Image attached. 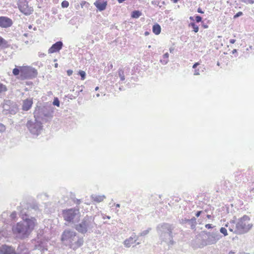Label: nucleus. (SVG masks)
Returning <instances> with one entry per match:
<instances>
[{"instance_id":"45","label":"nucleus","mask_w":254,"mask_h":254,"mask_svg":"<svg viewBox=\"0 0 254 254\" xmlns=\"http://www.w3.org/2000/svg\"><path fill=\"white\" fill-rule=\"evenodd\" d=\"M200 64L199 63V62H196V63H195L193 65H192V68H194V69H196V68L197 67V66L198 65H199Z\"/></svg>"},{"instance_id":"19","label":"nucleus","mask_w":254,"mask_h":254,"mask_svg":"<svg viewBox=\"0 0 254 254\" xmlns=\"http://www.w3.org/2000/svg\"><path fill=\"white\" fill-rule=\"evenodd\" d=\"M35 249L40 251L42 254L45 253V251L48 250L47 247L45 246L44 243L40 242L38 244L35 246Z\"/></svg>"},{"instance_id":"47","label":"nucleus","mask_w":254,"mask_h":254,"mask_svg":"<svg viewBox=\"0 0 254 254\" xmlns=\"http://www.w3.org/2000/svg\"><path fill=\"white\" fill-rule=\"evenodd\" d=\"M199 69H195L194 71V75H199Z\"/></svg>"},{"instance_id":"26","label":"nucleus","mask_w":254,"mask_h":254,"mask_svg":"<svg viewBox=\"0 0 254 254\" xmlns=\"http://www.w3.org/2000/svg\"><path fill=\"white\" fill-rule=\"evenodd\" d=\"M18 108L16 104H14L11 106L10 110H8V113L11 115H14L16 113Z\"/></svg>"},{"instance_id":"25","label":"nucleus","mask_w":254,"mask_h":254,"mask_svg":"<svg viewBox=\"0 0 254 254\" xmlns=\"http://www.w3.org/2000/svg\"><path fill=\"white\" fill-rule=\"evenodd\" d=\"M23 66H20L19 67H15L12 70V73L15 76H17L20 74L21 77V68Z\"/></svg>"},{"instance_id":"16","label":"nucleus","mask_w":254,"mask_h":254,"mask_svg":"<svg viewBox=\"0 0 254 254\" xmlns=\"http://www.w3.org/2000/svg\"><path fill=\"white\" fill-rule=\"evenodd\" d=\"M33 99L32 98H27L23 101L22 105V110L24 111H29L33 105Z\"/></svg>"},{"instance_id":"48","label":"nucleus","mask_w":254,"mask_h":254,"mask_svg":"<svg viewBox=\"0 0 254 254\" xmlns=\"http://www.w3.org/2000/svg\"><path fill=\"white\" fill-rule=\"evenodd\" d=\"M201 213H202V211H197L195 213V215L196 217H198L200 215Z\"/></svg>"},{"instance_id":"51","label":"nucleus","mask_w":254,"mask_h":254,"mask_svg":"<svg viewBox=\"0 0 254 254\" xmlns=\"http://www.w3.org/2000/svg\"><path fill=\"white\" fill-rule=\"evenodd\" d=\"M46 56V54H44V53H39V57H44Z\"/></svg>"},{"instance_id":"22","label":"nucleus","mask_w":254,"mask_h":254,"mask_svg":"<svg viewBox=\"0 0 254 254\" xmlns=\"http://www.w3.org/2000/svg\"><path fill=\"white\" fill-rule=\"evenodd\" d=\"M161 31V28L160 25L158 23H155L153 25L152 32L155 35H159Z\"/></svg>"},{"instance_id":"15","label":"nucleus","mask_w":254,"mask_h":254,"mask_svg":"<svg viewBox=\"0 0 254 254\" xmlns=\"http://www.w3.org/2000/svg\"><path fill=\"white\" fill-rule=\"evenodd\" d=\"M63 47V43L62 41H59L53 44L52 46L48 50V53L52 54L59 52Z\"/></svg>"},{"instance_id":"43","label":"nucleus","mask_w":254,"mask_h":254,"mask_svg":"<svg viewBox=\"0 0 254 254\" xmlns=\"http://www.w3.org/2000/svg\"><path fill=\"white\" fill-rule=\"evenodd\" d=\"M236 220H237V218H236V216H234L233 217V220H231L230 222L231 224H236Z\"/></svg>"},{"instance_id":"5","label":"nucleus","mask_w":254,"mask_h":254,"mask_svg":"<svg viewBox=\"0 0 254 254\" xmlns=\"http://www.w3.org/2000/svg\"><path fill=\"white\" fill-rule=\"evenodd\" d=\"M174 227L170 224L163 223L157 225L156 230L160 239L163 242L173 245L174 242L173 240L172 231Z\"/></svg>"},{"instance_id":"40","label":"nucleus","mask_w":254,"mask_h":254,"mask_svg":"<svg viewBox=\"0 0 254 254\" xmlns=\"http://www.w3.org/2000/svg\"><path fill=\"white\" fill-rule=\"evenodd\" d=\"M243 15V12L239 11L234 15L233 18L236 19V18H238L239 17L242 16Z\"/></svg>"},{"instance_id":"14","label":"nucleus","mask_w":254,"mask_h":254,"mask_svg":"<svg viewBox=\"0 0 254 254\" xmlns=\"http://www.w3.org/2000/svg\"><path fill=\"white\" fill-rule=\"evenodd\" d=\"M13 24V21L10 18L4 16H0V27L3 28L10 27Z\"/></svg>"},{"instance_id":"31","label":"nucleus","mask_w":254,"mask_h":254,"mask_svg":"<svg viewBox=\"0 0 254 254\" xmlns=\"http://www.w3.org/2000/svg\"><path fill=\"white\" fill-rule=\"evenodd\" d=\"M78 75L80 76L81 80H84L86 78V72L83 70H80L78 71Z\"/></svg>"},{"instance_id":"32","label":"nucleus","mask_w":254,"mask_h":254,"mask_svg":"<svg viewBox=\"0 0 254 254\" xmlns=\"http://www.w3.org/2000/svg\"><path fill=\"white\" fill-rule=\"evenodd\" d=\"M53 104L54 106H56L57 107H59L60 105V102L58 97H55L54 99V101L53 102Z\"/></svg>"},{"instance_id":"50","label":"nucleus","mask_w":254,"mask_h":254,"mask_svg":"<svg viewBox=\"0 0 254 254\" xmlns=\"http://www.w3.org/2000/svg\"><path fill=\"white\" fill-rule=\"evenodd\" d=\"M80 4L81 7H83L85 4H89V3L85 1H82Z\"/></svg>"},{"instance_id":"10","label":"nucleus","mask_w":254,"mask_h":254,"mask_svg":"<svg viewBox=\"0 0 254 254\" xmlns=\"http://www.w3.org/2000/svg\"><path fill=\"white\" fill-rule=\"evenodd\" d=\"M205 234L207 236L205 244L208 245L215 244L222 237L217 231H213L212 232H206Z\"/></svg>"},{"instance_id":"37","label":"nucleus","mask_w":254,"mask_h":254,"mask_svg":"<svg viewBox=\"0 0 254 254\" xmlns=\"http://www.w3.org/2000/svg\"><path fill=\"white\" fill-rule=\"evenodd\" d=\"M7 90V88L5 85L0 83V93Z\"/></svg>"},{"instance_id":"34","label":"nucleus","mask_w":254,"mask_h":254,"mask_svg":"<svg viewBox=\"0 0 254 254\" xmlns=\"http://www.w3.org/2000/svg\"><path fill=\"white\" fill-rule=\"evenodd\" d=\"M150 230H151V228H149L147 230L143 231L141 233H140L139 235L140 236H144L147 235Z\"/></svg>"},{"instance_id":"12","label":"nucleus","mask_w":254,"mask_h":254,"mask_svg":"<svg viewBox=\"0 0 254 254\" xmlns=\"http://www.w3.org/2000/svg\"><path fill=\"white\" fill-rule=\"evenodd\" d=\"M180 223L185 225L186 227L190 228L192 230L195 229L196 225V219L194 217H192L191 219L187 218H182L179 220Z\"/></svg>"},{"instance_id":"4","label":"nucleus","mask_w":254,"mask_h":254,"mask_svg":"<svg viewBox=\"0 0 254 254\" xmlns=\"http://www.w3.org/2000/svg\"><path fill=\"white\" fill-rule=\"evenodd\" d=\"M54 108L51 105L37 106L34 112V117L41 122H47L54 116Z\"/></svg>"},{"instance_id":"39","label":"nucleus","mask_w":254,"mask_h":254,"mask_svg":"<svg viewBox=\"0 0 254 254\" xmlns=\"http://www.w3.org/2000/svg\"><path fill=\"white\" fill-rule=\"evenodd\" d=\"M17 212L16 211H13L10 214V218L12 220H14L16 218Z\"/></svg>"},{"instance_id":"63","label":"nucleus","mask_w":254,"mask_h":254,"mask_svg":"<svg viewBox=\"0 0 254 254\" xmlns=\"http://www.w3.org/2000/svg\"><path fill=\"white\" fill-rule=\"evenodd\" d=\"M98 89H99V87H98V86H97V87L95 88V91H97V90H98Z\"/></svg>"},{"instance_id":"57","label":"nucleus","mask_w":254,"mask_h":254,"mask_svg":"<svg viewBox=\"0 0 254 254\" xmlns=\"http://www.w3.org/2000/svg\"><path fill=\"white\" fill-rule=\"evenodd\" d=\"M194 17H193V16H190V19L191 21H193L194 20Z\"/></svg>"},{"instance_id":"44","label":"nucleus","mask_w":254,"mask_h":254,"mask_svg":"<svg viewBox=\"0 0 254 254\" xmlns=\"http://www.w3.org/2000/svg\"><path fill=\"white\" fill-rule=\"evenodd\" d=\"M205 227L206 228L209 229L213 228V226H212V224H207L205 225Z\"/></svg>"},{"instance_id":"42","label":"nucleus","mask_w":254,"mask_h":254,"mask_svg":"<svg viewBox=\"0 0 254 254\" xmlns=\"http://www.w3.org/2000/svg\"><path fill=\"white\" fill-rule=\"evenodd\" d=\"M159 3H160V2L158 0H153L151 1V4L152 5H157V6H159L160 7H161V6L159 5Z\"/></svg>"},{"instance_id":"33","label":"nucleus","mask_w":254,"mask_h":254,"mask_svg":"<svg viewBox=\"0 0 254 254\" xmlns=\"http://www.w3.org/2000/svg\"><path fill=\"white\" fill-rule=\"evenodd\" d=\"M220 232L224 236H226L228 235L227 230L225 227H221L220 229Z\"/></svg>"},{"instance_id":"59","label":"nucleus","mask_w":254,"mask_h":254,"mask_svg":"<svg viewBox=\"0 0 254 254\" xmlns=\"http://www.w3.org/2000/svg\"><path fill=\"white\" fill-rule=\"evenodd\" d=\"M203 27L204 28H208V25L204 24V25H203Z\"/></svg>"},{"instance_id":"52","label":"nucleus","mask_w":254,"mask_h":254,"mask_svg":"<svg viewBox=\"0 0 254 254\" xmlns=\"http://www.w3.org/2000/svg\"><path fill=\"white\" fill-rule=\"evenodd\" d=\"M250 50H254V48L252 46H249V47L246 49V51H248Z\"/></svg>"},{"instance_id":"41","label":"nucleus","mask_w":254,"mask_h":254,"mask_svg":"<svg viewBox=\"0 0 254 254\" xmlns=\"http://www.w3.org/2000/svg\"><path fill=\"white\" fill-rule=\"evenodd\" d=\"M5 129V126L2 124H0V134H1Z\"/></svg>"},{"instance_id":"49","label":"nucleus","mask_w":254,"mask_h":254,"mask_svg":"<svg viewBox=\"0 0 254 254\" xmlns=\"http://www.w3.org/2000/svg\"><path fill=\"white\" fill-rule=\"evenodd\" d=\"M197 12L203 14L204 13V11L200 7H198L197 10Z\"/></svg>"},{"instance_id":"62","label":"nucleus","mask_w":254,"mask_h":254,"mask_svg":"<svg viewBox=\"0 0 254 254\" xmlns=\"http://www.w3.org/2000/svg\"><path fill=\"white\" fill-rule=\"evenodd\" d=\"M32 26L31 25H29L28 26V28L31 29H32Z\"/></svg>"},{"instance_id":"61","label":"nucleus","mask_w":254,"mask_h":254,"mask_svg":"<svg viewBox=\"0 0 254 254\" xmlns=\"http://www.w3.org/2000/svg\"><path fill=\"white\" fill-rule=\"evenodd\" d=\"M116 206L117 207H120V204L117 203V204H116Z\"/></svg>"},{"instance_id":"64","label":"nucleus","mask_w":254,"mask_h":254,"mask_svg":"<svg viewBox=\"0 0 254 254\" xmlns=\"http://www.w3.org/2000/svg\"><path fill=\"white\" fill-rule=\"evenodd\" d=\"M96 96L97 97H99L100 96V94H99V93H97V94H96Z\"/></svg>"},{"instance_id":"30","label":"nucleus","mask_w":254,"mask_h":254,"mask_svg":"<svg viewBox=\"0 0 254 254\" xmlns=\"http://www.w3.org/2000/svg\"><path fill=\"white\" fill-rule=\"evenodd\" d=\"M11 103V101L7 100L3 105V108L4 110L8 111V110H10V108L11 107V106H10V104Z\"/></svg>"},{"instance_id":"58","label":"nucleus","mask_w":254,"mask_h":254,"mask_svg":"<svg viewBox=\"0 0 254 254\" xmlns=\"http://www.w3.org/2000/svg\"><path fill=\"white\" fill-rule=\"evenodd\" d=\"M28 35V33H24L23 35V37H27Z\"/></svg>"},{"instance_id":"11","label":"nucleus","mask_w":254,"mask_h":254,"mask_svg":"<svg viewBox=\"0 0 254 254\" xmlns=\"http://www.w3.org/2000/svg\"><path fill=\"white\" fill-rule=\"evenodd\" d=\"M19 10L26 15H29L32 13V7H29L27 0H18L17 3Z\"/></svg>"},{"instance_id":"8","label":"nucleus","mask_w":254,"mask_h":254,"mask_svg":"<svg viewBox=\"0 0 254 254\" xmlns=\"http://www.w3.org/2000/svg\"><path fill=\"white\" fill-rule=\"evenodd\" d=\"M26 127L29 132L33 135L38 136L42 130V123L34 118V120H28L26 123Z\"/></svg>"},{"instance_id":"46","label":"nucleus","mask_w":254,"mask_h":254,"mask_svg":"<svg viewBox=\"0 0 254 254\" xmlns=\"http://www.w3.org/2000/svg\"><path fill=\"white\" fill-rule=\"evenodd\" d=\"M68 76H70L72 74L73 71L71 69H68L66 71Z\"/></svg>"},{"instance_id":"23","label":"nucleus","mask_w":254,"mask_h":254,"mask_svg":"<svg viewBox=\"0 0 254 254\" xmlns=\"http://www.w3.org/2000/svg\"><path fill=\"white\" fill-rule=\"evenodd\" d=\"M169 54L166 53L163 55L162 59L160 60V62L163 65L166 64L169 62Z\"/></svg>"},{"instance_id":"6","label":"nucleus","mask_w":254,"mask_h":254,"mask_svg":"<svg viewBox=\"0 0 254 254\" xmlns=\"http://www.w3.org/2000/svg\"><path fill=\"white\" fill-rule=\"evenodd\" d=\"M250 220L249 216L246 215L239 219L236 224L234 233L242 235L247 233L253 226L250 223Z\"/></svg>"},{"instance_id":"60","label":"nucleus","mask_w":254,"mask_h":254,"mask_svg":"<svg viewBox=\"0 0 254 254\" xmlns=\"http://www.w3.org/2000/svg\"><path fill=\"white\" fill-rule=\"evenodd\" d=\"M174 3H177L179 0H172Z\"/></svg>"},{"instance_id":"24","label":"nucleus","mask_w":254,"mask_h":254,"mask_svg":"<svg viewBox=\"0 0 254 254\" xmlns=\"http://www.w3.org/2000/svg\"><path fill=\"white\" fill-rule=\"evenodd\" d=\"M142 14V13L141 11L138 10H135L131 12V17L132 18H139Z\"/></svg>"},{"instance_id":"55","label":"nucleus","mask_w":254,"mask_h":254,"mask_svg":"<svg viewBox=\"0 0 254 254\" xmlns=\"http://www.w3.org/2000/svg\"><path fill=\"white\" fill-rule=\"evenodd\" d=\"M174 51V47H170L169 49V51L171 53H173Z\"/></svg>"},{"instance_id":"36","label":"nucleus","mask_w":254,"mask_h":254,"mask_svg":"<svg viewBox=\"0 0 254 254\" xmlns=\"http://www.w3.org/2000/svg\"><path fill=\"white\" fill-rule=\"evenodd\" d=\"M61 6L63 8H66L69 6V2L66 0H64L62 2Z\"/></svg>"},{"instance_id":"54","label":"nucleus","mask_w":254,"mask_h":254,"mask_svg":"<svg viewBox=\"0 0 254 254\" xmlns=\"http://www.w3.org/2000/svg\"><path fill=\"white\" fill-rule=\"evenodd\" d=\"M236 42V40L235 39H231L230 40V43L231 44H234Z\"/></svg>"},{"instance_id":"3","label":"nucleus","mask_w":254,"mask_h":254,"mask_svg":"<svg viewBox=\"0 0 254 254\" xmlns=\"http://www.w3.org/2000/svg\"><path fill=\"white\" fill-rule=\"evenodd\" d=\"M95 217L86 215L81 220L78 219L76 224H74V229L81 234L93 232V229L96 225L95 221Z\"/></svg>"},{"instance_id":"29","label":"nucleus","mask_w":254,"mask_h":254,"mask_svg":"<svg viewBox=\"0 0 254 254\" xmlns=\"http://www.w3.org/2000/svg\"><path fill=\"white\" fill-rule=\"evenodd\" d=\"M118 75L120 78V80L123 81L125 80V76L124 74V71L122 69H119L118 70Z\"/></svg>"},{"instance_id":"53","label":"nucleus","mask_w":254,"mask_h":254,"mask_svg":"<svg viewBox=\"0 0 254 254\" xmlns=\"http://www.w3.org/2000/svg\"><path fill=\"white\" fill-rule=\"evenodd\" d=\"M80 202L81 200L78 199H76V201H75V203L77 205H79L80 203Z\"/></svg>"},{"instance_id":"27","label":"nucleus","mask_w":254,"mask_h":254,"mask_svg":"<svg viewBox=\"0 0 254 254\" xmlns=\"http://www.w3.org/2000/svg\"><path fill=\"white\" fill-rule=\"evenodd\" d=\"M189 26L190 27L193 29V31L195 33H197L198 32V26H197L194 22H190L189 24Z\"/></svg>"},{"instance_id":"20","label":"nucleus","mask_w":254,"mask_h":254,"mask_svg":"<svg viewBox=\"0 0 254 254\" xmlns=\"http://www.w3.org/2000/svg\"><path fill=\"white\" fill-rule=\"evenodd\" d=\"M91 199L96 202H100L106 198V196L104 195H96V194H92L91 196Z\"/></svg>"},{"instance_id":"1","label":"nucleus","mask_w":254,"mask_h":254,"mask_svg":"<svg viewBox=\"0 0 254 254\" xmlns=\"http://www.w3.org/2000/svg\"><path fill=\"white\" fill-rule=\"evenodd\" d=\"M30 210L23 209L18 213L23 222L16 223L12 226L14 235L18 239H24L28 237L35 226L36 219L30 215Z\"/></svg>"},{"instance_id":"38","label":"nucleus","mask_w":254,"mask_h":254,"mask_svg":"<svg viewBox=\"0 0 254 254\" xmlns=\"http://www.w3.org/2000/svg\"><path fill=\"white\" fill-rule=\"evenodd\" d=\"M225 226L226 227H228V230L230 231V232H233L234 233V231H235V229L234 228V226H229V224L228 223H227V224H226L225 225Z\"/></svg>"},{"instance_id":"56","label":"nucleus","mask_w":254,"mask_h":254,"mask_svg":"<svg viewBox=\"0 0 254 254\" xmlns=\"http://www.w3.org/2000/svg\"><path fill=\"white\" fill-rule=\"evenodd\" d=\"M232 54H237V50L236 49H234V50L232 51Z\"/></svg>"},{"instance_id":"2","label":"nucleus","mask_w":254,"mask_h":254,"mask_svg":"<svg viewBox=\"0 0 254 254\" xmlns=\"http://www.w3.org/2000/svg\"><path fill=\"white\" fill-rule=\"evenodd\" d=\"M61 240L64 245L74 250L81 247L84 243L83 237L79 236L76 232L70 229L64 231Z\"/></svg>"},{"instance_id":"17","label":"nucleus","mask_w":254,"mask_h":254,"mask_svg":"<svg viewBox=\"0 0 254 254\" xmlns=\"http://www.w3.org/2000/svg\"><path fill=\"white\" fill-rule=\"evenodd\" d=\"M107 4V1L102 0H97L94 3V5L100 11L104 10L106 8Z\"/></svg>"},{"instance_id":"7","label":"nucleus","mask_w":254,"mask_h":254,"mask_svg":"<svg viewBox=\"0 0 254 254\" xmlns=\"http://www.w3.org/2000/svg\"><path fill=\"white\" fill-rule=\"evenodd\" d=\"M62 214L65 221L74 224L76 223L80 217L79 208L78 206L63 210Z\"/></svg>"},{"instance_id":"9","label":"nucleus","mask_w":254,"mask_h":254,"mask_svg":"<svg viewBox=\"0 0 254 254\" xmlns=\"http://www.w3.org/2000/svg\"><path fill=\"white\" fill-rule=\"evenodd\" d=\"M37 70L33 67L23 66L21 68V79H32L37 76Z\"/></svg>"},{"instance_id":"35","label":"nucleus","mask_w":254,"mask_h":254,"mask_svg":"<svg viewBox=\"0 0 254 254\" xmlns=\"http://www.w3.org/2000/svg\"><path fill=\"white\" fill-rule=\"evenodd\" d=\"M195 17V20L197 23H199L202 21V18L199 15L196 14L194 16Z\"/></svg>"},{"instance_id":"21","label":"nucleus","mask_w":254,"mask_h":254,"mask_svg":"<svg viewBox=\"0 0 254 254\" xmlns=\"http://www.w3.org/2000/svg\"><path fill=\"white\" fill-rule=\"evenodd\" d=\"M135 235L133 237V235H132V236L130 237L128 239H126L124 242L125 247L127 248L130 247L131 244H133L136 241V240H135L134 241L133 240V239L135 238Z\"/></svg>"},{"instance_id":"13","label":"nucleus","mask_w":254,"mask_h":254,"mask_svg":"<svg viewBox=\"0 0 254 254\" xmlns=\"http://www.w3.org/2000/svg\"><path fill=\"white\" fill-rule=\"evenodd\" d=\"M15 247L12 245L3 244L0 246V254H14Z\"/></svg>"},{"instance_id":"28","label":"nucleus","mask_w":254,"mask_h":254,"mask_svg":"<svg viewBox=\"0 0 254 254\" xmlns=\"http://www.w3.org/2000/svg\"><path fill=\"white\" fill-rule=\"evenodd\" d=\"M0 47L2 48L8 47L7 42L1 36H0Z\"/></svg>"},{"instance_id":"18","label":"nucleus","mask_w":254,"mask_h":254,"mask_svg":"<svg viewBox=\"0 0 254 254\" xmlns=\"http://www.w3.org/2000/svg\"><path fill=\"white\" fill-rule=\"evenodd\" d=\"M14 254H30V253L24 245H19L16 249L15 248Z\"/></svg>"}]
</instances>
